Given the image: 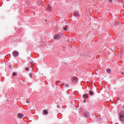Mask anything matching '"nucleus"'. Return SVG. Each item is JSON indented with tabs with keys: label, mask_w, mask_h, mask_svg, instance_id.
Masks as SVG:
<instances>
[{
	"label": "nucleus",
	"mask_w": 124,
	"mask_h": 124,
	"mask_svg": "<svg viewBox=\"0 0 124 124\" xmlns=\"http://www.w3.org/2000/svg\"><path fill=\"white\" fill-rule=\"evenodd\" d=\"M118 111H121L119 114V119L122 122H124V108L123 106H118Z\"/></svg>",
	"instance_id": "1"
},
{
	"label": "nucleus",
	"mask_w": 124,
	"mask_h": 124,
	"mask_svg": "<svg viewBox=\"0 0 124 124\" xmlns=\"http://www.w3.org/2000/svg\"><path fill=\"white\" fill-rule=\"evenodd\" d=\"M64 36V35L62 33H60L59 34H56L53 37V39L54 40H59V39H62V37Z\"/></svg>",
	"instance_id": "2"
},
{
	"label": "nucleus",
	"mask_w": 124,
	"mask_h": 124,
	"mask_svg": "<svg viewBox=\"0 0 124 124\" xmlns=\"http://www.w3.org/2000/svg\"><path fill=\"white\" fill-rule=\"evenodd\" d=\"M13 55L14 57H18V56H19V52H18L16 50H15L13 52Z\"/></svg>",
	"instance_id": "3"
},
{
	"label": "nucleus",
	"mask_w": 124,
	"mask_h": 124,
	"mask_svg": "<svg viewBox=\"0 0 124 124\" xmlns=\"http://www.w3.org/2000/svg\"><path fill=\"white\" fill-rule=\"evenodd\" d=\"M84 116L85 118H90V113L87 111H85L84 113Z\"/></svg>",
	"instance_id": "4"
},
{
	"label": "nucleus",
	"mask_w": 124,
	"mask_h": 124,
	"mask_svg": "<svg viewBox=\"0 0 124 124\" xmlns=\"http://www.w3.org/2000/svg\"><path fill=\"white\" fill-rule=\"evenodd\" d=\"M17 116H18V118H19V119H23V117H24V114H21V113H18V114H17Z\"/></svg>",
	"instance_id": "5"
},
{
	"label": "nucleus",
	"mask_w": 124,
	"mask_h": 124,
	"mask_svg": "<svg viewBox=\"0 0 124 124\" xmlns=\"http://www.w3.org/2000/svg\"><path fill=\"white\" fill-rule=\"evenodd\" d=\"M78 80V79H77V77H74L72 78V82H73V83H76V82H77Z\"/></svg>",
	"instance_id": "6"
},
{
	"label": "nucleus",
	"mask_w": 124,
	"mask_h": 124,
	"mask_svg": "<svg viewBox=\"0 0 124 124\" xmlns=\"http://www.w3.org/2000/svg\"><path fill=\"white\" fill-rule=\"evenodd\" d=\"M46 10H47V11H51V10H52V8L51 7V6H50V5H48L46 8Z\"/></svg>",
	"instance_id": "7"
},
{
	"label": "nucleus",
	"mask_w": 124,
	"mask_h": 124,
	"mask_svg": "<svg viewBox=\"0 0 124 124\" xmlns=\"http://www.w3.org/2000/svg\"><path fill=\"white\" fill-rule=\"evenodd\" d=\"M94 94V93H93V91L90 90L89 91V94H90V95H93Z\"/></svg>",
	"instance_id": "8"
},
{
	"label": "nucleus",
	"mask_w": 124,
	"mask_h": 124,
	"mask_svg": "<svg viewBox=\"0 0 124 124\" xmlns=\"http://www.w3.org/2000/svg\"><path fill=\"white\" fill-rule=\"evenodd\" d=\"M74 15L75 17H78V16H79V14L77 12H75Z\"/></svg>",
	"instance_id": "9"
},
{
	"label": "nucleus",
	"mask_w": 124,
	"mask_h": 124,
	"mask_svg": "<svg viewBox=\"0 0 124 124\" xmlns=\"http://www.w3.org/2000/svg\"><path fill=\"white\" fill-rule=\"evenodd\" d=\"M44 114L47 115V114H48V111L46 109L44 110Z\"/></svg>",
	"instance_id": "10"
},
{
	"label": "nucleus",
	"mask_w": 124,
	"mask_h": 124,
	"mask_svg": "<svg viewBox=\"0 0 124 124\" xmlns=\"http://www.w3.org/2000/svg\"><path fill=\"white\" fill-rule=\"evenodd\" d=\"M88 95H87V94H84L83 95V97H84V98H88Z\"/></svg>",
	"instance_id": "11"
},
{
	"label": "nucleus",
	"mask_w": 124,
	"mask_h": 124,
	"mask_svg": "<svg viewBox=\"0 0 124 124\" xmlns=\"http://www.w3.org/2000/svg\"><path fill=\"white\" fill-rule=\"evenodd\" d=\"M66 29H67V25H65V27L63 28V31H66Z\"/></svg>",
	"instance_id": "12"
},
{
	"label": "nucleus",
	"mask_w": 124,
	"mask_h": 124,
	"mask_svg": "<svg viewBox=\"0 0 124 124\" xmlns=\"http://www.w3.org/2000/svg\"><path fill=\"white\" fill-rule=\"evenodd\" d=\"M107 72H108V73H111V69H107Z\"/></svg>",
	"instance_id": "13"
},
{
	"label": "nucleus",
	"mask_w": 124,
	"mask_h": 124,
	"mask_svg": "<svg viewBox=\"0 0 124 124\" xmlns=\"http://www.w3.org/2000/svg\"><path fill=\"white\" fill-rule=\"evenodd\" d=\"M62 85H63L64 86V87H66V88H67L68 87V84H66L64 83H62Z\"/></svg>",
	"instance_id": "14"
},
{
	"label": "nucleus",
	"mask_w": 124,
	"mask_h": 124,
	"mask_svg": "<svg viewBox=\"0 0 124 124\" xmlns=\"http://www.w3.org/2000/svg\"><path fill=\"white\" fill-rule=\"evenodd\" d=\"M17 75V73H16V72H14L13 73V76H16Z\"/></svg>",
	"instance_id": "15"
},
{
	"label": "nucleus",
	"mask_w": 124,
	"mask_h": 124,
	"mask_svg": "<svg viewBox=\"0 0 124 124\" xmlns=\"http://www.w3.org/2000/svg\"><path fill=\"white\" fill-rule=\"evenodd\" d=\"M29 76H30V78H31L32 77V74L30 73L29 74Z\"/></svg>",
	"instance_id": "16"
},
{
	"label": "nucleus",
	"mask_w": 124,
	"mask_h": 124,
	"mask_svg": "<svg viewBox=\"0 0 124 124\" xmlns=\"http://www.w3.org/2000/svg\"><path fill=\"white\" fill-rule=\"evenodd\" d=\"M13 66V65H9V68H12Z\"/></svg>",
	"instance_id": "17"
},
{
	"label": "nucleus",
	"mask_w": 124,
	"mask_h": 124,
	"mask_svg": "<svg viewBox=\"0 0 124 124\" xmlns=\"http://www.w3.org/2000/svg\"><path fill=\"white\" fill-rule=\"evenodd\" d=\"M108 1H109V2H110V3H112V0H108Z\"/></svg>",
	"instance_id": "18"
},
{
	"label": "nucleus",
	"mask_w": 124,
	"mask_h": 124,
	"mask_svg": "<svg viewBox=\"0 0 124 124\" xmlns=\"http://www.w3.org/2000/svg\"><path fill=\"white\" fill-rule=\"evenodd\" d=\"M29 67H27L26 68V70L27 71H29Z\"/></svg>",
	"instance_id": "19"
},
{
	"label": "nucleus",
	"mask_w": 124,
	"mask_h": 124,
	"mask_svg": "<svg viewBox=\"0 0 124 124\" xmlns=\"http://www.w3.org/2000/svg\"><path fill=\"white\" fill-rule=\"evenodd\" d=\"M57 107V108H60V105H58Z\"/></svg>",
	"instance_id": "20"
},
{
	"label": "nucleus",
	"mask_w": 124,
	"mask_h": 124,
	"mask_svg": "<svg viewBox=\"0 0 124 124\" xmlns=\"http://www.w3.org/2000/svg\"><path fill=\"white\" fill-rule=\"evenodd\" d=\"M117 99H118V100H121V98H120L118 97V98H117Z\"/></svg>",
	"instance_id": "21"
},
{
	"label": "nucleus",
	"mask_w": 124,
	"mask_h": 124,
	"mask_svg": "<svg viewBox=\"0 0 124 124\" xmlns=\"http://www.w3.org/2000/svg\"><path fill=\"white\" fill-rule=\"evenodd\" d=\"M33 63H34L33 62H31V64H32Z\"/></svg>",
	"instance_id": "22"
},
{
	"label": "nucleus",
	"mask_w": 124,
	"mask_h": 124,
	"mask_svg": "<svg viewBox=\"0 0 124 124\" xmlns=\"http://www.w3.org/2000/svg\"><path fill=\"white\" fill-rule=\"evenodd\" d=\"M27 103H30V101L27 100Z\"/></svg>",
	"instance_id": "23"
},
{
	"label": "nucleus",
	"mask_w": 124,
	"mask_h": 124,
	"mask_svg": "<svg viewBox=\"0 0 124 124\" xmlns=\"http://www.w3.org/2000/svg\"><path fill=\"white\" fill-rule=\"evenodd\" d=\"M122 74L123 75H124V72H122Z\"/></svg>",
	"instance_id": "24"
},
{
	"label": "nucleus",
	"mask_w": 124,
	"mask_h": 124,
	"mask_svg": "<svg viewBox=\"0 0 124 124\" xmlns=\"http://www.w3.org/2000/svg\"><path fill=\"white\" fill-rule=\"evenodd\" d=\"M84 102L85 103L86 102V100H84Z\"/></svg>",
	"instance_id": "25"
},
{
	"label": "nucleus",
	"mask_w": 124,
	"mask_h": 124,
	"mask_svg": "<svg viewBox=\"0 0 124 124\" xmlns=\"http://www.w3.org/2000/svg\"><path fill=\"white\" fill-rule=\"evenodd\" d=\"M123 16H124V13H123Z\"/></svg>",
	"instance_id": "26"
},
{
	"label": "nucleus",
	"mask_w": 124,
	"mask_h": 124,
	"mask_svg": "<svg viewBox=\"0 0 124 124\" xmlns=\"http://www.w3.org/2000/svg\"><path fill=\"white\" fill-rule=\"evenodd\" d=\"M31 67H32V65H31Z\"/></svg>",
	"instance_id": "27"
}]
</instances>
